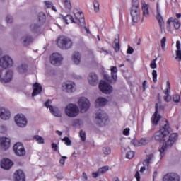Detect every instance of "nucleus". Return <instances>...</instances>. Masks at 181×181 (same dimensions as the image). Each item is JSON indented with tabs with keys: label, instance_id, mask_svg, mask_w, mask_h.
<instances>
[{
	"label": "nucleus",
	"instance_id": "nucleus-1",
	"mask_svg": "<svg viewBox=\"0 0 181 181\" xmlns=\"http://www.w3.org/2000/svg\"><path fill=\"white\" fill-rule=\"evenodd\" d=\"M170 134V128L169 124L164 125L160 130L154 133V139L158 142L163 141V145L159 147L160 159H162L165 155H166V151L170 149L176 144L177 141V133Z\"/></svg>",
	"mask_w": 181,
	"mask_h": 181
},
{
	"label": "nucleus",
	"instance_id": "nucleus-2",
	"mask_svg": "<svg viewBox=\"0 0 181 181\" xmlns=\"http://www.w3.org/2000/svg\"><path fill=\"white\" fill-rule=\"evenodd\" d=\"M130 15L133 23H138L141 19V8L139 7V0H132Z\"/></svg>",
	"mask_w": 181,
	"mask_h": 181
},
{
	"label": "nucleus",
	"instance_id": "nucleus-3",
	"mask_svg": "<svg viewBox=\"0 0 181 181\" xmlns=\"http://www.w3.org/2000/svg\"><path fill=\"white\" fill-rule=\"evenodd\" d=\"M57 44L59 49L62 50H69L73 47V40L69 37L61 36L58 38Z\"/></svg>",
	"mask_w": 181,
	"mask_h": 181
},
{
	"label": "nucleus",
	"instance_id": "nucleus-4",
	"mask_svg": "<svg viewBox=\"0 0 181 181\" xmlns=\"http://www.w3.org/2000/svg\"><path fill=\"white\" fill-rule=\"evenodd\" d=\"M13 59L12 57L5 54L0 57V67L1 69H11V67H13Z\"/></svg>",
	"mask_w": 181,
	"mask_h": 181
},
{
	"label": "nucleus",
	"instance_id": "nucleus-5",
	"mask_svg": "<svg viewBox=\"0 0 181 181\" xmlns=\"http://www.w3.org/2000/svg\"><path fill=\"white\" fill-rule=\"evenodd\" d=\"M13 77V71L12 70H5L0 68V83H11Z\"/></svg>",
	"mask_w": 181,
	"mask_h": 181
},
{
	"label": "nucleus",
	"instance_id": "nucleus-6",
	"mask_svg": "<svg viewBox=\"0 0 181 181\" xmlns=\"http://www.w3.org/2000/svg\"><path fill=\"white\" fill-rule=\"evenodd\" d=\"M78 106L76 104L70 103L65 107V114L71 118H74L76 115H78Z\"/></svg>",
	"mask_w": 181,
	"mask_h": 181
},
{
	"label": "nucleus",
	"instance_id": "nucleus-7",
	"mask_svg": "<svg viewBox=\"0 0 181 181\" xmlns=\"http://www.w3.org/2000/svg\"><path fill=\"white\" fill-rule=\"evenodd\" d=\"M78 104L81 110V112H87L90 109V100L85 97L80 98L78 101Z\"/></svg>",
	"mask_w": 181,
	"mask_h": 181
},
{
	"label": "nucleus",
	"instance_id": "nucleus-8",
	"mask_svg": "<svg viewBox=\"0 0 181 181\" xmlns=\"http://www.w3.org/2000/svg\"><path fill=\"white\" fill-rule=\"evenodd\" d=\"M15 122L17 127L25 128L28 125V119L23 114H18L14 117Z\"/></svg>",
	"mask_w": 181,
	"mask_h": 181
},
{
	"label": "nucleus",
	"instance_id": "nucleus-9",
	"mask_svg": "<svg viewBox=\"0 0 181 181\" xmlns=\"http://www.w3.org/2000/svg\"><path fill=\"white\" fill-rule=\"evenodd\" d=\"M45 106L47 108H49L51 114L54 115V117H62V112H60V110L57 107H53L52 105V100L50 99H48L45 103Z\"/></svg>",
	"mask_w": 181,
	"mask_h": 181
},
{
	"label": "nucleus",
	"instance_id": "nucleus-10",
	"mask_svg": "<svg viewBox=\"0 0 181 181\" xmlns=\"http://www.w3.org/2000/svg\"><path fill=\"white\" fill-rule=\"evenodd\" d=\"M99 88L103 94H111L113 91V88L110 83L105 81H101L99 83Z\"/></svg>",
	"mask_w": 181,
	"mask_h": 181
},
{
	"label": "nucleus",
	"instance_id": "nucleus-11",
	"mask_svg": "<svg viewBox=\"0 0 181 181\" xmlns=\"http://www.w3.org/2000/svg\"><path fill=\"white\" fill-rule=\"evenodd\" d=\"M13 151L17 156H25L26 155V150L21 142H18L13 146Z\"/></svg>",
	"mask_w": 181,
	"mask_h": 181
},
{
	"label": "nucleus",
	"instance_id": "nucleus-12",
	"mask_svg": "<svg viewBox=\"0 0 181 181\" xmlns=\"http://www.w3.org/2000/svg\"><path fill=\"white\" fill-rule=\"evenodd\" d=\"M96 119H98V124L100 125V127H104L105 122L108 121V115H107L104 111L100 110L96 114Z\"/></svg>",
	"mask_w": 181,
	"mask_h": 181
},
{
	"label": "nucleus",
	"instance_id": "nucleus-13",
	"mask_svg": "<svg viewBox=\"0 0 181 181\" xmlns=\"http://www.w3.org/2000/svg\"><path fill=\"white\" fill-rule=\"evenodd\" d=\"M63 61V56L59 53H54L50 57L51 64L54 66H60L62 62Z\"/></svg>",
	"mask_w": 181,
	"mask_h": 181
},
{
	"label": "nucleus",
	"instance_id": "nucleus-14",
	"mask_svg": "<svg viewBox=\"0 0 181 181\" xmlns=\"http://www.w3.org/2000/svg\"><path fill=\"white\" fill-rule=\"evenodd\" d=\"M11 110L8 108L0 107V118L3 121H9L11 119Z\"/></svg>",
	"mask_w": 181,
	"mask_h": 181
},
{
	"label": "nucleus",
	"instance_id": "nucleus-15",
	"mask_svg": "<svg viewBox=\"0 0 181 181\" xmlns=\"http://www.w3.org/2000/svg\"><path fill=\"white\" fill-rule=\"evenodd\" d=\"M163 181H180V176L177 173H169L164 175Z\"/></svg>",
	"mask_w": 181,
	"mask_h": 181
},
{
	"label": "nucleus",
	"instance_id": "nucleus-16",
	"mask_svg": "<svg viewBox=\"0 0 181 181\" xmlns=\"http://www.w3.org/2000/svg\"><path fill=\"white\" fill-rule=\"evenodd\" d=\"M74 83L67 81L62 83V90L66 93H73L76 89L74 88Z\"/></svg>",
	"mask_w": 181,
	"mask_h": 181
},
{
	"label": "nucleus",
	"instance_id": "nucleus-17",
	"mask_svg": "<svg viewBox=\"0 0 181 181\" xmlns=\"http://www.w3.org/2000/svg\"><path fill=\"white\" fill-rule=\"evenodd\" d=\"M0 146L1 149H4V151L9 149V146H11V139L6 137H1Z\"/></svg>",
	"mask_w": 181,
	"mask_h": 181
},
{
	"label": "nucleus",
	"instance_id": "nucleus-18",
	"mask_svg": "<svg viewBox=\"0 0 181 181\" xmlns=\"http://www.w3.org/2000/svg\"><path fill=\"white\" fill-rule=\"evenodd\" d=\"M88 81L90 86H97L98 84V76L97 74L92 72L88 76Z\"/></svg>",
	"mask_w": 181,
	"mask_h": 181
},
{
	"label": "nucleus",
	"instance_id": "nucleus-19",
	"mask_svg": "<svg viewBox=\"0 0 181 181\" xmlns=\"http://www.w3.org/2000/svg\"><path fill=\"white\" fill-rule=\"evenodd\" d=\"M13 165V162L8 158H4L1 162L2 169H5L6 170H9Z\"/></svg>",
	"mask_w": 181,
	"mask_h": 181
},
{
	"label": "nucleus",
	"instance_id": "nucleus-20",
	"mask_svg": "<svg viewBox=\"0 0 181 181\" xmlns=\"http://www.w3.org/2000/svg\"><path fill=\"white\" fill-rule=\"evenodd\" d=\"M33 92L32 93V97H36V95H39L40 93H42V85L39 83H35L33 86Z\"/></svg>",
	"mask_w": 181,
	"mask_h": 181
},
{
	"label": "nucleus",
	"instance_id": "nucleus-21",
	"mask_svg": "<svg viewBox=\"0 0 181 181\" xmlns=\"http://www.w3.org/2000/svg\"><path fill=\"white\" fill-rule=\"evenodd\" d=\"M155 110L156 111L151 119V121L154 125H158V122H159V119L162 118V117L160 115H158V103H156Z\"/></svg>",
	"mask_w": 181,
	"mask_h": 181
},
{
	"label": "nucleus",
	"instance_id": "nucleus-22",
	"mask_svg": "<svg viewBox=\"0 0 181 181\" xmlns=\"http://www.w3.org/2000/svg\"><path fill=\"white\" fill-rule=\"evenodd\" d=\"M14 180L15 181H25V174L23 171L18 170L14 173Z\"/></svg>",
	"mask_w": 181,
	"mask_h": 181
},
{
	"label": "nucleus",
	"instance_id": "nucleus-23",
	"mask_svg": "<svg viewBox=\"0 0 181 181\" xmlns=\"http://www.w3.org/2000/svg\"><path fill=\"white\" fill-rule=\"evenodd\" d=\"M21 43H23V46H28L33 42V38L30 35H24L21 39Z\"/></svg>",
	"mask_w": 181,
	"mask_h": 181
},
{
	"label": "nucleus",
	"instance_id": "nucleus-24",
	"mask_svg": "<svg viewBox=\"0 0 181 181\" xmlns=\"http://www.w3.org/2000/svg\"><path fill=\"white\" fill-rule=\"evenodd\" d=\"M141 9L143 11V16L144 18L149 17V4H146L145 1H141Z\"/></svg>",
	"mask_w": 181,
	"mask_h": 181
},
{
	"label": "nucleus",
	"instance_id": "nucleus-25",
	"mask_svg": "<svg viewBox=\"0 0 181 181\" xmlns=\"http://www.w3.org/2000/svg\"><path fill=\"white\" fill-rule=\"evenodd\" d=\"M76 20L79 23V26L82 30L83 29H85L87 33H90V29L87 28L86 26V21L84 20V17H81L80 18L76 17Z\"/></svg>",
	"mask_w": 181,
	"mask_h": 181
},
{
	"label": "nucleus",
	"instance_id": "nucleus-26",
	"mask_svg": "<svg viewBox=\"0 0 181 181\" xmlns=\"http://www.w3.org/2000/svg\"><path fill=\"white\" fill-rule=\"evenodd\" d=\"M72 60L74 64H76V66H78V64H80V63L81 62V54H80V52H74L72 55Z\"/></svg>",
	"mask_w": 181,
	"mask_h": 181
},
{
	"label": "nucleus",
	"instance_id": "nucleus-27",
	"mask_svg": "<svg viewBox=\"0 0 181 181\" xmlns=\"http://www.w3.org/2000/svg\"><path fill=\"white\" fill-rule=\"evenodd\" d=\"M107 103H108V100H107L105 98H99L95 101V106L104 107V105H106Z\"/></svg>",
	"mask_w": 181,
	"mask_h": 181
},
{
	"label": "nucleus",
	"instance_id": "nucleus-28",
	"mask_svg": "<svg viewBox=\"0 0 181 181\" xmlns=\"http://www.w3.org/2000/svg\"><path fill=\"white\" fill-rule=\"evenodd\" d=\"M157 12H158V15L156 16V19L159 23L160 28H162V26H163V25L165 24V22L163 21V18L162 17V16L160 15V13L159 12V4L158 3H157Z\"/></svg>",
	"mask_w": 181,
	"mask_h": 181
},
{
	"label": "nucleus",
	"instance_id": "nucleus-29",
	"mask_svg": "<svg viewBox=\"0 0 181 181\" xmlns=\"http://www.w3.org/2000/svg\"><path fill=\"white\" fill-rule=\"evenodd\" d=\"M17 71L21 74H23V73H26L28 71V65L25 63H22L17 67Z\"/></svg>",
	"mask_w": 181,
	"mask_h": 181
},
{
	"label": "nucleus",
	"instance_id": "nucleus-30",
	"mask_svg": "<svg viewBox=\"0 0 181 181\" xmlns=\"http://www.w3.org/2000/svg\"><path fill=\"white\" fill-rule=\"evenodd\" d=\"M113 48L115 52H119V49H121V47L119 46V35H117V36L115 38Z\"/></svg>",
	"mask_w": 181,
	"mask_h": 181
},
{
	"label": "nucleus",
	"instance_id": "nucleus-31",
	"mask_svg": "<svg viewBox=\"0 0 181 181\" xmlns=\"http://www.w3.org/2000/svg\"><path fill=\"white\" fill-rule=\"evenodd\" d=\"M153 158H154V156L152 153L147 155L146 158L143 162V165L144 166H148L149 165V163H152V160H153Z\"/></svg>",
	"mask_w": 181,
	"mask_h": 181
},
{
	"label": "nucleus",
	"instance_id": "nucleus-32",
	"mask_svg": "<svg viewBox=\"0 0 181 181\" xmlns=\"http://www.w3.org/2000/svg\"><path fill=\"white\" fill-rule=\"evenodd\" d=\"M117 73H118V69H117V66H112L111 76L112 80H114V83L117 81Z\"/></svg>",
	"mask_w": 181,
	"mask_h": 181
},
{
	"label": "nucleus",
	"instance_id": "nucleus-33",
	"mask_svg": "<svg viewBox=\"0 0 181 181\" xmlns=\"http://www.w3.org/2000/svg\"><path fill=\"white\" fill-rule=\"evenodd\" d=\"M37 18H38V21L40 23H45V22H46V14L43 12L38 13Z\"/></svg>",
	"mask_w": 181,
	"mask_h": 181
},
{
	"label": "nucleus",
	"instance_id": "nucleus-34",
	"mask_svg": "<svg viewBox=\"0 0 181 181\" xmlns=\"http://www.w3.org/2000/svg\"><path fill=\"white\" fill-rule=\"evenodd\" d=\"M64 21H65V23L66 25H69L71 22V23H77V22L74 21V18L71 15H66L64 18Z\"/></svg>",
	"mask_w": 181,
	"mask_h": 181
},
{
	"label": "nucleus",
	"instance_id": "nucleus-35",
	"mask_svg": "<svg viewBox=\"0 0 181 181\" xmlns=\"http://www.w3.org/2000/svg\"><path fill=\"white\" fill-rule=\"evenodd\" d=\"M31 32L34 33H37L40 30V25L37 24H32L30 27Z\"/></svg>",
	"mask_w": 181,
	"mask_h": 181
},
{
	"label": "nucleus",
	"instance_id": "nucleus-36",
	"mask_svg": "<svg viewBox=\"0 0 181 181\" xmlns=\"http://www.w3.org/2000/svg\"><path fill=\"white\" fill-rule=\"evenodd\" d=\"M62 2L68 11H71V3L69 0H62Z\"/></svg>",
	"mask_w": 181,
	"mask_h": 181
},
{
	"label": "nucleus",
	"instance_id": "nucleus-37",
	"mask_svg": "<svg viewBox=\"0 0 181 181\" xmlns=\"http://www.w3.org/2000/svg\"><path fill=\"white\" fill-rule=\"evenodd\" d=\"M94 11L96 13H98L100 12V3H98V1L94 0L93 2Z\"/></svg>",
	"mask_w": 181,
	"mask_h": 181
},
{
	"label": "nucleus",
	"instance_id": "nucleus-38",
	"mask_svg": "<svg viewBox=\"0 0 181 181\" xmlns=\"http://www.w3.org/2000/svg\"><path fill=\"white\" fill-rule=\"evenodd\" d=\"M98 170L99 171V173H100V175H104V173L110 170V166L105 165L102 168H100Z\"/></svg>",
	"mask_w": 181,
	"mask_h": 181
},
{
	"label": "nucleus",
	"instance_id": "nucleus-39",
	"mask_svg": "<svg viewBox=\"0 0 181 181\" xmlns=\"http://www.w3.org/2000/svg\"><path fill=\"white\" fill-rule=\"evenodd\" d=\"M149 142H151L150 138H143L139 141L140 146H141V145H146V144H149Z\"/></svg>",
	"mask_w": 181,
	"mask_h": 181
},
{
	"label": "nucleus",
	"instance_id": "nucleus-40",
	"mask_svg": "<svg viewBox=\"0 0 181 181\" xmlns=\"http://www.w3.org/2000/svg\"><path fill=\"white\" fill-rule=\"evenodd\" d=\"M33 138L38 144H45V139H43V137L36 135Z\"/></svg>",
	"mask_w": 181,
	"mask_h": 181
},
{
	"label": "nucleus",
	"instance_id": "nucleus-41",
	"mask_svg": "<svg viewBox=\"0 0 181 181\" xmlns=\"http://www.w3.org/2000/svg\"><path fill=\"white\" fill-rule=\"evenodd\" d=\"M62 141L63 142H65V144L67 146H71V140H70V139L69 137H64V138L62 139Z\"/></svg>",
	"mask_w": 181,
	"mask_h": 181
},
{
	"label": "nucleus",
	"instance_id": "nucleus-42",
	"mask_svg": "<svg viewBox=\"0 0 181 181\" xmlns=\"http://www.w3.org/2000/svg\"><path fill=\"white\" fill-rule=\"evenodd\" d=\"M103 152L104 155H110L111 153V148L105 146L103 148Z\"/></svg>",
	"mask_w": 181,
	"mask_h": 181
},
{
	"label": "nucleus",
	"instance_id": "nucleus-43",
	"mask_svg": "<svg viewBox=\"0 0 181 181\" xmlns=\"http://www.w3.org/2000/svg\"><path fill=\"white\" fill-rule=\"evenodd\" d=\"M44 4L45 5V9H49L53 6V2L50 1H44Z\"/></svg>",
	"mask_w": 181,
	"mask_h": 181
},
{
	"label": "nucleus",
	"instance_id": "nucleus-44",
	"mask_svg": "<svg viewBox=\"0 0 181 181\" xmlns=\"http://www.w3.org/2000/svg\"><path fill=\"white\" fill-rule=\"evenodd\" d=\"M173 22L174 23V28L175 29H179L180 28V23L179 22V20H177V18L174 19Z\"/></svg>",
	"mask_w": 181,
	"mask_h": 181
},
{
	"label": "nucleus",
	"instance_id": "nucleus-45",
	"mask_svg": "<svg viewBox=\"0 0 181 181\" xmlns=\"http://www.w3.org/2000/svg\"><path fill=\"white\" fill-rule=\"evenodd\" d=\"M167 84V88L166 89L163 91L164 94L165 95H169V90H170V83H169V81H167L166 83Z\"/></svg>",
	"mask_w": 181,
	"mask_h": 181
},
{
	"label": "nucleus",
	"instance_id": "nucleus-46",
	"mask_svg": "<svg viewBox=\"0 0 181 181\" xmlns=\"http://www.w3.org/2000/svg\"><path fill=\"white\" fill-rule=\"evenodd\" d=\"M79 135L81 136L82 142H86V132L81 130Z\"/></svg>",
	"mask_w": 181,
	"mask_h": 181
},
{
	"label": "nucleus",
	"instance_id": "nucleus-47",
	"mask_svg": "<svg viewBox=\"0 0 181 181\" xmlns=\"http://www.w3.org/2000/svg\"><path fill=\"white\" fill-rule=\"evenodd\" d=\"M134 156H135V153L134 151H129L126 154V158H127V159H132Z\"/></svg>",
	"mask_w": 181,
	"mask_h": 181
},
{
	"label": "nucleus",
	"instance_id": "nucleus-48",
	"mask_svg": "<svg viewBox=\"0 0 181 181\" xmlns=\"http://www.w3.org/2000/svg\"><path fill=\"white\" fill-rule=\"evenodd\" d=\"M152 76H153V81L154 83H156L157 77H158V72L156 71V70H153Z\"/></svg>",
	"mask_w": 181,
	"mask_h": 181
},
{
	"label": "nucleus",
	"instance_id": "nucleus-49",
	"mask_svg": "<svg viewBox=\"0 0 181 181\" xmlns=\"http://www.w3.org/2000/svg\"><path fill=\"white\" fill-rule=\"evenodd\" d=\"M176 55L175 59L181 62V50L178 49L175 51Z\"/></svg>",
	"mask_w": 181,
	"mask_h": 181
},
{
	"label": "nucleus",
	"instance_id": "nucleus-50",
	"mask_svg": "<svg viewBox=\"0 0 181 181\" xmlns=\"http://www.w3.org/2000/svg\"><path fill=\"white\" fill-rule=\"evenodd\" d=\"M173 100L174 103H179V101H180V95H179L178 94L174 95L173 96Z\"/></svg>",
	"mask_w": 181,
	"mask_h": 181
},
{
	"label": "nucleus",
	"instance_id": "nucleus-51",
	"mask_svg": "<svg viewBox=\"0 0 181 181\" xmlns=\"http://www.w3.org/2000/svg\"><path fill=\"white\" fill-rule=\"evenodd\" d=\"M158 60V58L154 59L152 62L150 64V67L151 69H156L157 66H156V61Z\"/></svg>",
	"mask_w": 181,
	"mask_h": 181
},
{
	"label": "nucleus",
	"instance_id": "nucleus-52",
	"mask_svg": "<svg viewBox=\"0 0 181 181\" xmlns=\"http://www.w3.org/2000/svg\"><path fill=\"white\" fill-rule=\"evenodd\" d=\"M161 47L162 49L164 50L165 47H166V37H163L161 40Z\"/></svg>",
	"mask_w": 181,
	"mask_h": 181
},
{
	"label": "nucleus",
	"instance_id": "nucleus-53",
	"mask_svg": "<svg viewBox=\"0 0 181 181\" xmlns=\"http://www.w3.org/2000/svg\"><path fill=\"white\" fill-rule=\"evenodd\" d=\"M67 159V156H62L60 160H59V163L64 166V164L66 163V160Z\"/></svg>",
	"mask_w": 181,
	"mask_h": 181
},
{
	"label": "nucleus",
	"instance_id": "nucleus-54",
	"mask_svg": "<svg viewBox=\"0 0 181 181\" xmlns=\"http://www.w3.org/2000/svg\"><path fill=\"white\" fill-rule=\"evenodd\" d=\"M132 145H134V146H141L140 144H139V141H138L137 139H133L131 141Z\"/></svg>",
	"mask_w": 181,
	"mask_h": 181
},
{
	"label": "nucleus",
	"instance_id": "nucleus-55",
	"mask_svg": "<svg viewBox=\"0 0 181 181\" xmlns=\"http://www.w3.org/2000/svg\"><path fill=\"white\" fill-rule=\"evenodd\" d=\"M7 23H12L13 22V18L11 16L8 15L6 18Z\"/></svg>",
	"mask_w": 181,
	"mask_h": 181
},
{
	"label": "nucleus",
	"instance_id": "nucleus-56",
	"mask_svg": "<svg viewBox=\"0 0 181 181\" xmlns=\"http://www.w3.org/2000/svg\"><path fill=\"white\" fill-rule=\"evenodd\" d=\"M100 175H101V174L100 173V171H98V172L92 173V177L95 179V178L98 177L100 176Z\"/></svg>",
	"mask_w": 181,
	"mask_h": 181
},
{
	"label": "nucleus",
	"instance_id": "nucleus-57",
	"mask_svg": "<svg viewBox=\"0 0 181 181\" xmlns=\"http://www.w3.org/2000/svg\"><path fill=\"white\" fill-rule=\"evenodd\" d=\"M142 86H143V91H145V90H146L148 87V81H144Z\"/></svg>",
	"mask_w": 181,
	"mask_h": 181
},
{
	"label": "nucleus",
	"instance_id": "nucleus-58",
	"mask_svg": "<svg viewBox=\"0 0 181 181\" xmlns=\"http://www.w3.org/2000/svg\"><path fill=\"white\" fill-rule=\"evenodd\" d=\"M127 53H128V54H132V53H134V48L129 46L128 49H127Z\"/></svg>",
	"mask_w": 181,
	"mask_h": 181
},
{
	"label": "nucleus",
	"instance_id": "nucleus-59",
	"mask_svg": "<svg viewBox=\"0 0 181 181\" xmlns=\"http://www.w3.org/2000/svg\"><path fill=\"white\" fill-rule=\"evenodd\" d=\"M135 177L137 181H141V175H139V172L136 171L135 174Z\"/></svg>",
	"mask_w": 181,
	"mask_h": 181
},
{
	"label": "nucleus",
	"instance_id": "nucleus-60",
	"mask_svg": "<svg viewBox=\"0 0 181 181\" xmlns=\"http://www.w3.org/2000/svg\"><path fill=\"white\" fill-rule=\"evenodd\" d=\"M123 135H126L127 136H128L129 135V128H126L123 131Z\"/></svg>",
	"mask_w": 181,
	"mask_h": 181
},
{
	"label": "nucleus",
	"instance_id": "nucleus-61",
	"mask_svg": "<svg viewBox=\"0 0 181 181\" xmlns=\"http://www.w3.org/2000/svg\"><path fill=\"white\" fill-rule=\"evenodd\" d=\"M52 149H54V151H57V144L52 143Z\"/></svg>",
	"mask_w": 181,
	"mask_h": 181
},
{
	"label": "nucleus",
	"instance_id": "nucleus-62",
	"mask_svg": "<svg viewBox=\"0 0 181 181\" xmlns=\"http://www.w3.org/2000/svg\"><path fill=\"white\" fill-rule=\"evenodd\" d=\"M176 47H177V50H181L180 49V41H177Z\"/></svg>",
	"mask_w": 181,
	"mask_h": 181
},
{
	"label": "nucleus",
	"instance_id": "nucleus-63",
	"mask_svg": "<svg viewBox=\"0 0 181 181\" xmlns=\"http://www.w3.org/2000/svg\"><path fill=\"white\" fill-rule=\"evenodd\" d=\"M169 97L170 95H166L165 96H164V101H166V103H169Z\"/></svg>",
	"mask_w": 181,
	"mask_h": 181
},
{
	"label": "nucleus",
	"instance_id": "nucleus-64",
	"mask_svg": "<svg viewBox=\"0 0 181 181\" xmlns=\"http://www.w3.org/2000/svg\"><path fill=\"white\" fill-rule=\"evenodd\" d=\"M82 179H85L86 180H88V177H87V174L86 173H83Z\"/></svg>",
	"mask_w": 181,
	"mask_h": 181
}]
</instances>
